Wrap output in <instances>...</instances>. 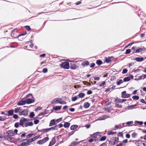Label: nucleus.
<instances>
[{
  "mask_svg": "<svg viewBox=\"0 0 146 146\" xmlns=\"http://www.w3.org/2000/svg\"><path fill=\"white\" fill-rule=\"evenodd\" d=\"M132 98L135 100H138L139 99V98L138 96H133L132 97Z\"/></svg>",
  "mask_w": 146,
  "mask_h": 146,
  "instance_id": "79ce46f5",
  "label": "nucleus"
},
{
  "mask_svg": "<svg viewBox=\"0 0 146 146\" xmlns=\"http://www.w3.org/2000/svg\"><path fill=\"white\" fill-rule=\"evenodd\" d=\"M137 135V133H136L135 132L131 134V136L133 138L135 137Z\"/></svg>",
  "mask_w": 146,
  "mask_h": 146,
  "instance_id": "4c0bfd02",
  "label": "nucleus"
},
{
  "mask_svg": "<svg viewBox=\"0 0 146 146\" xmlns=\"http://www.w3.org/2000/svg\"><path fill=\"white\" fill-rule=\"evenodd\" d=\"M46 113H39V114L38 115V117L41 116V117H38V118H41L42 117V116L44 114H46Z\"/></svg>",
  "mask_w": 146,
  "mask_h": 146,
  "instance_id": "c85d7f7f",
  "label": "nucleus"
},
{
  "mask_svg": "<svg viewBox=\"0 0 146 146\" xmlns=\"http://www.w3.org/2000/svg\"><path fill=\"white\" fill-rule=\"evenodd\" d=\"M136 145L138 146H146V142L141 141H137L135 142Z\"/></svg>",
  "mask_w": 146,
  "mask_h": 146,
  "instance_id": "7ed1b4c3",
  "label": "nucleus"
},
{
  "mask_svg": "<svg viewBox=\"0 0 146 146\" xmlns=\"http://www.w3.org/2000/svg\"><path fill=\"white\" fill-rule=\"evenodd\" d=\"M26 103L25 101L23 100H22L20 102H18L17 103V104L18 106H22L25 105Z\"/></svg>",
  "mask_w": 146,
  "mask_h": 146,
  "instance_id": "9d476101",
  "label": "nucleus"
},
{
  "mask_svg": "<svg viewBox=\"0 0 146 146\" xmlns=\"http://www.w3.org/2000/svg\"><path fill=\"white\" fill-rule=\"evenodd\" d=\"M61 67L65 69H68L70 68V66L68 62H65L61 64H60Z\"/></svg>",
  "mask_w": 146,
  "mask_h": 146,
  "instance_id": "20e7f679",
  "label": "nucleus"
},
{
  "mask_svg": "<svg viewBox=\"0 0 146 146\" xmlns=\"http://www.w3.org/2000/svg\"><path fill=\"white\" fill-rule=\"evenodd\" d=\"M123 144L122 143H120L119 144H118L117 146H123Z\"/></svg>",
  "mask_w": 146,
  "mask_h": 146,
  "instance_id": "bf43d9fd",
  "label": "nucleus"
},
{
  "mask_svg": "<svg viewBox=\"0 0 146 146\" xmlns=\"http://www.w3.org/2000/svg\"><path fill=\"white\" fill-rule=\"evenodd\" d=\"M116 133V132H113L112 131H110L109 132V133H108V135H113Z\"/></svg>",
  "mask_w": 146,
  "mask_h": 146,
  "instance_id": "a18cd8bd",
  "label": "nucleus"
},
{
  "mask_svg": "<svg viewBox=\"0 0 146 146\" xmlns=\"http://www.w3.org/2000/svg\"><path fill=\"white\" fill-rule=\"evenodd\" d=\"M20 125V124L19 123V122H17L15 124V127L16 128H18Z\"/></svg>",
  "mask_w": 146,
  "mask_h": 146,
  "instance_id": "e433bc0d",
  "label": "nucleus"
},
{
  "mask_svg": "<svg viewBox=\"0 0 146 146\" xmlns=\"http://www.w3.org/2000/svg\"><path fill=\"white\" fill-rule=\"evenodd\" d=\"M48 72V70L46 68H45L43 69L42 70V72L44 73H46Z\"/></svg>",
  "mask_w": 146,
  "mask_h": 146,
  "instance_id": "de8ad7c7",
  "label": "nucleus"
},
{
  "mask_svg": "<svg viewBox=\"0 0 146 146\" xmlns=\"http://www.w3.org/2000/svg\"><path fill=\"white\" fill-rule=\"evenodd\" d=\"M78 143V142H73L70 145V146H75Z\"/></svg>",
  "mask_w": 146,
  "mask_h": 146,
  "instance_id": "72a5a7b5",
  "label": "nucleus"
},
{
  "mask_svg": "<svg viewBox=\"0 0 146 146\" xmlns=\"http://www.w3.org/2000/svg\"><path fill=\"white\" fill-rule=\"evenodd\" d=\"M7 133L8 135L11 136L15 135V133L14 131L12 130L8 131Z\"/></svg>",
  "mask_w": 146,
  "mask_h": 146,
  "instance_id": "9b49d317",
  "label": "nucleus"
},
{
  "mask_svg": "<svg viewBox=\"0 0 146 146\" xmlns=\"http://www.w3.org/2000/svg\"><path fill=\"white\" fill-rule=\"evenodd\" d=\"M142 77L143 79H144L146 78V74H144L142 75Z\"/></svg>",
  "mask_w": 146,
  "mask_h": 146,
  "instance_id": "774afa93",
  "label": "nucleus"
},
{
  "mask_svg": "<svg viewBox=\"0 0 146 146\" xmlns=\"http://www.w3.org/2000/svg\"><path fill=\"white\" fill-rule=\"evenodd\" d=\"M121 97L123 98H128L130 96V95L127 94L125 91H124L121 93Z\"/></svg>",
  "mask_w": 146,
  "mask_h": 146,
  "instance_id": "0eeeda50",
  "label": "nucleus"
},
{
  "mask_svg": "<svg viewBox=\"0 0 146 146\" xmlns=\"http://www.w3.org/2000/svg\"><path fill=\"white\" fill-rule=\"evenodd\" d=\"M133 123V121H128L126 123V124L128 126H130Z\"/></svg>",
  "mask_w": 146,
  "mask_h": 146,
  "instance_id": "2f4dec72",
  "label": "nucleus"
},
{
  "mask_svg": "<svg viewBox=\"0 0 146 146\" xmlns=\"http://www.w3.org/2000/svg\"><path fill=\"white\" fill-rule=\"evenodd\" d=\"M26 103L27 104H30L34 102V101L30 98H29L25 100Z\"/></svg>",
  "mask_w": 146,
  "mask_h": 146,
  "instance_id": "ddd939ff",
  "label": "nucleus"
},
{
  "mask_svg": "<svg viewBox=\"0 0 146 146\" xmlns=\"http://www.w3.org/2000/svg\"><path fill=\"white\" fill-rule=\"evenodd\" d=\"M90 106L89 104L87 102H85L84 104V107L85 108H87L89 107Z\"/></svg>",
  "mask_w": 146,
  "mask_h": 146,
  "instance_id": "aec40b11",
  "label": "nucleus"
},
{
  "mask_svg": "<svg viewBox=\"0 0 146 146\" xmlns=\"http://www.w3.org/2000/svg\"><path fill=\"white\" fill-rule=\"evenodd\" d=\"M48 139H49L48 137H45L42 139L38 141L37 142V144L39 145L42 144L48 141Z\"/></svg>",
  "mask_w": 146,
  "mask_h": 146,
  "instance_id": "39448f33",
  "label": "nucleus"
},
{
  "mask_svg": "<svg viewBox=\"0 0 146 146\" xmlns=\"http://www.w3.org/2000/svg\"><path fill=\"white\" fill-rule=\"evenodd\" d=\"M42 109V108L41 107L38 106L36 109H35V111H37L38 110H40Z\"/></svg>",
  "mask_w": 146,
  "mask_h": 146,
  "instance_id": "4d7b16f0",
  "label": "nucleus"
},
{
  "mask_svg": "<svg viewBox=\"0 0 146 146\" xmlns=\"http://www.w3.org/2000/svg\"><path fill=\"white\" fill-rule=\"evenodd\" d=\"M29 144L27 142L22 143L20 145V146H26L29 145Z\"/></svg>",
  "mask_w": 146,
  "mask_h": 146,
  "instance_id": "412c9836",
  "label": "nucleus"
},
{
  "mask_svg": "<svg viewBox=\"0 0 146 146\" xmlns=\"http://www.w3.org/2000/svg\"><path fill=\"white\" fill-rule=\"evenodd\" d=\"M25 28L27 29V31H30L31 29L30 27L29 26H25Z\"/></svg>",
  "mask_w": 146,
  "mask_h": 146,
  "instance_id": "3c124183",
  "label": "nucleus"
},
{
  "mask_svg": "<svg viewBox=\"0 0 146 146\" xmlns=\"http://www.w3.org/2000/svg\"><path fill=\"white\" fill-rule=\"evenodd\" d=\"M141 101L143 103V104H146V102L143 99H141Z\"/></svg>",
  "mask_w": 146,
  "mask_h": 146,
  "instance_id": "338daca9",
  "label": "nucleus"
},
{
  "mask_svg": "<svg viewBox=\"0 0 146 146\" xmlns=\"http://www.w3.org/2000/svg\"><path fill=\"white\" fill-rule=\"evenodd\" d=\"M7 140L11 142H13L15 141V139L13 137H8Z\"/></svg>",
  "mask_w": 146,
  "mask_h": 146,
  "instance_id": "1a4fd4ad",
  "label": "nucleus"
},
{
  "mask_svg": "<svg viewBox=\"0 0 146 146\" xmlns=\"http://www.w3.org/2000/svg\"><path fill=\"white\" fill-rule=\"evenodd\" d=\"M127 142H128L127 140L126 139H125V140H123V142H122L123 143H127Z\"/></svg>",
  "mask_w": 146,
  "mask_h": 146,
  "instance_id": "69168bd1",
  "label": "nucleus"
},
{
  "mask_svg": "<svg viewBox=\"0 0 146 146\" xmlns=\"http://www.w3.org/2000/svg\"><path fill=\"white\" fill-rule=\"evenodd\" d=\"M56 124L55 123V120L54 119H52L51 121L50 122L49 126H52L55 125Z\"/></svg>",
  "mask_w": 146,
  "mask_h": 146,
  "instance_id": "4468645a",
  "label": "nucleus"
},
{
  "mask_svg": "<svg viewBox=\"0 0 146 146\" xmlns=\"http://www.w3.org/2000/svg\"><path fill=\"white\" fill-rule=\"evenodd\" d=\"M70 125V123L68 122H65V123L64 125V126L65 127H68Z\"/></svg>",
  "mask_w": 146,
  "mask_h": 146,
  "instance_id": "bb28decb",
  "label": "nucleus"
},
{
  "mask_svg": "<svg viewBox=\"0 0 146 146\" xmlns=\"http://www.w3.org/2000/svg\"><path fill=\"white\" fill-rule=\"evenodd\" d=\"M95 64L94 63H92L91 64L90 66L91 68H93Z\"/></svg>",
  "mask_w": 146,
  "mask_h": 146,
  "instance_id": "680f3d73",
  "label": "nucleus"
},
{
  "mask_svg": "<svg viewBox=\"0 0 146 146\" xmlns=\"http://www.w3.org/2000/svg\"><path fill=\"white\" fill-rule=\"evenodd\" d=\"M28 121L29 119H27L23 117L21 118L20 120L19 123L20 124V125L23 127H24L25 126L24 124L25 122V121Z\"/></svg>",
  "mask_w": 146,
  "mask_h": 146,
  "instance_id": "423d86ee",
  "label": "nucleus"
},
{
  "mask_svg": "<svg viewBox=\"0 0 146 146\" xmlns=\"http://www.w3.org/2000/svg\"><path fill=\"white\" fill-rule=\"evenodd\" d=\"M109 117V116L106 115H102L101 117V120H104Z\"/></svg>",
  "mask_w": 146,
  "mask_h": 146,
  "instance_id": "4be33fe9",
  "label": "nucleus"
},
{
  "mask_svg": "<svg viewBox=\"0 0 146 146\" xmlns=\"http://www.w3.org/2000/svg\"><path fill=\"white\" fill-rule=\"evenodd\" d=\"M115 100L118 103H121V99H119L117 98L115 99Z\"/></svg>",
  "mask_w": 146,
  "mask_h": 146,
  "instance_id": "8fccbe9b",
  "label": "nucleus"
},
{
  "mask_svg": "<svg viewBox=\"0 0 146 146\" xmlns=\"http://www.w3.org/2000/svg\"><path fill=\"white\" fill-rule=\"evenodd\" d=\"M89 65V62L87 61H86L83 62L81 64V65L84 67L87 66Z\"/></svg>",
  "mask_w": 146,
  "mask_h": 146,
  "instance_id": "dca6fc26",
  "label": "nucleus"
},
{
  "mask_svg": "<svg viewBox=\"0 0 146 146\" xmlns=\"http://www.w3.org/2000/svg\"><path fill=\"white\" fill-rule=\"evenodd\" d=\"M39 122V120L38 119H36L34 121V123L35 124H36Z\"/></svg>",
  "mask_w": 146,
  "mask_h": 146,
  "instance_id": "5fc2aeb1",
  "label": "nucleus"
},
{
  "mask_svg": "<svg viewBox=\"0 0 146 146\" xmlns=\"http://www.w3.org/2000/svg\"><path fill=\"white\" fill-rule=\"evenodd\" d=\"M78 127V126L77 125H73L70 127V129L72 130H75Z\"/></svg>",
  "mask_w": 146,
  "mask_h": 146,
  "instance_id": "6ab92c4d",
  "label": "nucleus"
},
{
  "mask_svg": "<svg viewBox=\"0 0 146 146\" xmlns=\"http://www.w3.org/2000/svg\"><path fill=\"white\" fill-rule=\"evenodd\" d=\"M92 93V92L91 90H88L87 92V94H91Z\"/></svg>",
  "mask_w": 146,
  "mask_h": 146,
  "instance_id": "052dcab7",
  "label": "nucleus"
},
{
  "mask_svg": "<svg viewBox=\"0 0 146 146\" xmlns=\"http://www.w3.org/2000/svg\"><path fill=\"white\" fill-rule=\"evenodd\" d=\"M143 50V49L142 48H139L137 50H136V52H139Z\"/></svg>",
  "mask_w": 146,
  "mask_h": 146,
  "instance_id": "58836bf2",
  "label": "nucleus"
},
{
  "mask_svg": "<svg viewBox=\"0 0 146 146\" xmlns=\"http://www.w3.org/2000/svg\"><path fill=\"white\" fill-rule=\"evenodd\" d=\"M49 131H50L49 129H42L41 131L44 132H46Z\"/></svg>",
  "mask_w": 146,
  "mask_h": 146,
  "instance_id": "473e14b6",
  "label": "nucleus"
},
{
  "mask_svg": "<svg viewBox=\"0 0 146 146\" xmlns=\"http://www.w3.org/2000/svg\"><path fill=\"white\" fill-rule=\"evenodd\" d=\"M127 70L125 69H124L122 71V73L123 74H125L126 73H127Z\"/></svg>",
  "mask_w": 146,
  "mask_h": 146,
  "instance_id": "13d9d810",
  "label": "nucleus"
},
{
  "mask_svg": "<svg viewBox=\"0 0 146 146\" xmlns=\"http://www.w3.org/2000/svg\"><path fill=\"white\" fill-rule=\"evenodd\" d=\"M49 129L50 131L52 129L56 130H58V128L56 126L49 128Z\"/></svg>",
  "mask_w": 146,
  "mask_h": 146,
  "instance_id": "f704fd0d",
  "label": "nucleus"
},
{
  "mask_svg": "<svg viewBox=\"0 0 146 146\" xmlns=\"http://www.w3.org/2000/svg\"><path fill=\"white\" fill-rule=\"evenodd\" d=\"M106 137L105 136H104L101 137V141H104L106 139Z\"/></svg>",
  "mask_w": 146,
  "mask_h": 146,
  "instance_id": "09e8293b",
  "label": "nucleus"
},
{
  "mask_svg": "<svg viewBox=\"0 0 146 146\" xmlns=\"http://www.w3.org/2000/svg\"><path fill=\"white\" fill-rule=\"evenodd\" d=\"M111 57H109L108 58H105V60L106 62L109 63L111 61Z\"/></svg>",
  "mask_w": 146,
  "mask_h": 146,
  "instance_id": "a878e982",
  "label": "nucleus"
},
{
  "mask_svg": "<svg viewBox=\"0 0 146 146\" xmlns=\"http://www.w3.org/2000/svg\"><path fill=\"white\" fill-rule=\"evenodd\" d=\"M14 111L13 110H10L8 111V113L9 115H11L13 113Z\"/></svg>",
  "mask_w": 146,
  "mask_h": 146,
  "instance_id": "7c9ffc66",
  "label": "nucleus"
},
{
  "mask_svg": "<svg viewBox=\"0 0 146 146\" xmlns=\"http://www.w3.org/2000/svg\"><path fill=\"white\" fill-rule=\"evenodd\" d=\"M135 60L137 61L140 62L143 60V58L138 57L136 58Z\"/></svg>",
  "mask_w": 146,
  "mask_h": 146,
  "instance_id": "5701e85b",
  "label": "nucleus"
},
{
  "mask_svg": "<svg viewBox=\"0 0 146 146\" xmlns=\"http://www.w3.org/2000/svg\"><path fill=\"white\" fill-rule=\"evenodd\" d=\"M35 115V114L33 112H31L29 115L30 117L31 118L33 117Z\"/></svg>",
  "mask_w": 146,
  "mask_h": 146,
  "instance_id": "c03bdc74",
  "label": "nucleus"
},
{
  "mask_svg": "<svg viewBox=\"0 0 146 146\" xmlns=\"http://www.w3.org/2000/svg\"><path fill=\"white\" fill-rule=\"evenodd\" d=\"M6 118L4 117H3L0 116V121H3L6 119Z\"/></svg>",
  "mask_w": 146,
  "mask_h": 146,
  "instance_id": "37998d69",
  "label": "nucleus"
},
{
  "mask_svg": "<svg viewBox=\"0 0 146 146\" xmlns=\"http://www.w3.org/2000/svg\"><path fill=\"white\" fill-rule=\"evenodd\" d=\"M21 111V109L20 107L15 108L14 110V111L15 113L20 112Z\"/></svg>",
  "mask_w": 146,
  "mask_h": 146,
  "instance_id": "a211bd4d",
  "label": "nucleus"
},
{
  "mask_svg": "<svg viewBox=\"0 0 146 146\" xmlns=\"http://www.w3.org/2000/svg\"><path fill=\"white\" fill-rule=\"evenodd\" d=\"M51 102L52 104L59 103L61 104H66V102H65L62 101L60 98H59L54 99Z\"/></svg>",
  "mask_w": 146,
  "mask_h": 146,
  "instance_id": "f03ea898",
  "label": "nucleus"
},
{
  "mask_svg": "<svg viewBox=\"0 0 146 146\" xmlns=\"http://www.w3.org/2000/svg\"><path fill=\"white\" fill-rule=\"evenodd\" d=\"M62 108L61 106H56L53 107V109L55 110H60Z\"/></svg>",
  "mask_w": 146,
  "mask_h": 146,
  "instance_id": "f3484780",
  "label": "nucleus"
},
{
  "mask_svg": "<svg viewBox=\"0 0 146 146\" xmlns=\"http://www.w3.org/2000/svg\"><path fill=\"white\" fill-rule=\"evenodd\" d=\"M131 79V77H127L124 78L123 79V81L124 82H126L130 80Z\"/></svg>",
  "mask_w": 146,
  "mask_h": 146,
  "instance_id": "b1692460",
  "label": "nucleus"
},
{
  "mask_svg": "<svg viewBox=\"0 0 146 146\" xmlns=\"http://www.w3.org/2000/svg\"><path fill=\"white\" fill-rule=\"evenodd\" d=\"M62 118H60L56 120H55V122H56L57 123H58L62 121Z\"/></svg>",
  "mask_w": 146,
  "mask_h": 146,
  "instance_id": "6e6d98bb",
  "label": "nucleus"
},
{
  "mask_svg": "<svg viewBox=\"0 0 146 146\" xmlns=\"http://www.w3.org/2000/svg\"><path fill=\"white\" fill-rule=\"evenodd\" d=\"M118 135L121 137L123 136V133L122 132H119L118 133Z\"/></svg>",
  "mask_w": 146,
  "mask_h": 146,
  "instance_id": "0e129e2a",
  "label": "nucleus"
},
{
  "mask_svg": "<svg viewBox=\"0 0 146 146\" xmlns=\"http://www.w3.org/2000/svg\"><path fill=\"white\" fill-rule=\"evenodd\" d=\"M33 125V123L32 122H26L24 125L25 127H27L29 126H32Z\"/></svg>",
  "mask_w": 146,
  "mask_h": 146,
  "instance_id": "f8f14e48",
  "label": "nucleus"
},
{
  "mask_svg": "<svg viewBox=\"0 0 146 146\" xmlns=\"http://www.w3.org/2000/svg\"><path fill=\"white\" fill-rule=\"evenodd\" d=\"M33 135V134H29L27 135V138L28 139L30 138Z\"/></svg>",
  "mask_w": 146,
  "mask_h": 146,
  "instance_id": "864d4df0",
  "label": "nucleus"
},
{
  "mask_svg": "<svg viewBox=\"0 0 146 146\" xmlns=\"http://www.w3.org/2000/svg\"><path fill=\"white\" fill-rule=\"evenodd\" d=\"M28 111L27 110H24L21 113V114L24 115H28Z\"/></svg>",
  "mask_w": 146,
  "mask_h": 146,
  "instance_id": "2eb2a0df",
  "label": "nucleus"
},
{
  "mask_svg": "<svg viewBox=\"0 0 146 146\" xmlns=\"http://www.w3.org/2000/svg\"><path fill=\"white\" fill-rule=\"evenodd\" d=\"M27 141L29 145L30 144V143H32L33 141H34V139H33V138L32 139H28V140H27Z\"/></svg>",
  "mask_w": 146,
  "mask_h": 146,
  "instance_id": "cd10ccee",
  "label": "nucleus"
},
{
  "mask_svg": "<svg viewBox=\"0 0 146 146\" xmlns=\"http://www.w3.org/2000/svg\"><path fill=\"white\" fill-rule=\"evenodd\" d=\"M79 98H82L85 96V94L83 93H80L78 95Z\"/></svg>",
  "mask_w": 146,
  "mask_h": 146,
  "instance_id": "c756f323",
  "label": "nucleus"
},
{
  "mask_svg": "<svg viewBox=\"0 0 146 146\" xmlns=\"http://www.w3.org/2000/svg\"><path fill=\"white\" fill-rule=\"evenodd\" d=\"M70 64V68L72 69H76L78 67V66H77L76 64L74 62L71 63Z\"/></svg>",
  "mask_w": 146,
  "mask_h": 146,
  "instance_id": "6e6552de",
  "label": "nucleus"
},
{
  "mask_svg": "<svg viewBox=\"0 0 146 146\" xmlns=\"http://www.w3.org/2000/svg\"><path fill=\"white\" fill-rule=\"evenodd\" d=\"M40 137V135H38L36 136L35 137L33 138V139H34V141H35V140L38 139Z\"/></svg>",
  "mask_w": 146,
  "mask_h": 146,
  "instance_id": "49530a36",
  "label": "nucleus"
},
{
  "mask_svg": "<svg viewBox=\"0 0 146 146\" xmlns=\"http://www.w3.org/2000/svg\"><path fill=\"white\" fill-rule=\"evenodd\" d=\"M13 117L14 119H16L18 117V116L17 115L14 114L13 115Z\"/></svg>",
  "mask_w": 146,
  "mask_h": 146,
  "instance_id": "e2e57ef3",
  "label": "nucleus"
},
{
  "mask_svg": "<svg viewBox=\"0 0 146 146\" xmlns=\"http://www.w3.org/2000/svg\"><path fill=\"white\" fill-rule=\"evenodd\" d=\"M131 50L130 49H128L126 50V52L125 53L126 54H128L129 53L131 52Z\"/></svg>",
  "mask_w": 146,
  "mask_h": 146,
  "instance_id": "603ef678",
  "label": "nucleus"
},
{
  "mask_svg": "<svg viewBox=\"0 0 146 146\" xmlns=\"http://www.w3.org/2000/svg\"><path fill=\"white\" fill-rule=\"evenodd\" d=\"M100 133L98 132L94 133L92 135V137L93 138H94L95 142H96V141H98V140H100Z\"/></svg>",
  "mask_w": 146,
  "mask_h": 146,
  "instance_id": "f257e3e1",
  "label": "nucleus"
},
{
  "mask_svg": "<svg viewBox=\"0 0 146 146\" xmlns=\"http://www.w3.org/2000/svg\"><path fill=\"white\" fill-rule=\"evenodd\" d=\"M78 99V97L75 96L72 98V100L73 101H74Z\"/></svg>",
  "mask_w": 146,
  "mask_h": 146,
  "instance_id": "a19ab883",
  "label": "nucleus"
},
{
  "mask_svg": "<svg viewBox=\"0 0 146 146\" xmlns=\"http://www.w3.org/2000/svg\"><path fill=\"white\" fill-rule=\"evenodd\" d=\"M136 106V105H132L129 106L128 108L130 109H132L133 108H135Z\"/></svg>",
  "mask_w": 146,
  "mask_h": 146,
  "instance_id": "ea45409f",
  "label": "nucleus"
},
{
  "mask_svg": "<svg viewBox=\"0 0 146 146\" xmlns=\"http://www.w3.org/2000/svg\"><path fill=\"white\" fill-rule=\"evenodd\" d=\"M123 81L122 80H119L118 82H117V84L118 85H120L122 83Z\"/></svg>",
  "mask_w": 146,
  "mask_h": 146,
  "instance_id": "c9c22d12",
  "label": "nucleus"
},
{
  "mask_svg": "<svg viewBox=\"0 0 146 146\" xmlns=\"http://www.w3.org/2000/svg\"><path fill=\"white\" fill-rule=\"evenodd\" d=\"M55 140L54 138L52 139V141L51 142L49 145V146H52L55 143Z\"/></svg>",
  "mask_w": 146,
  "mask_h": 146,
  "instance_id": "393cba45",
  "label": "nucleus"
}]
</instances>
